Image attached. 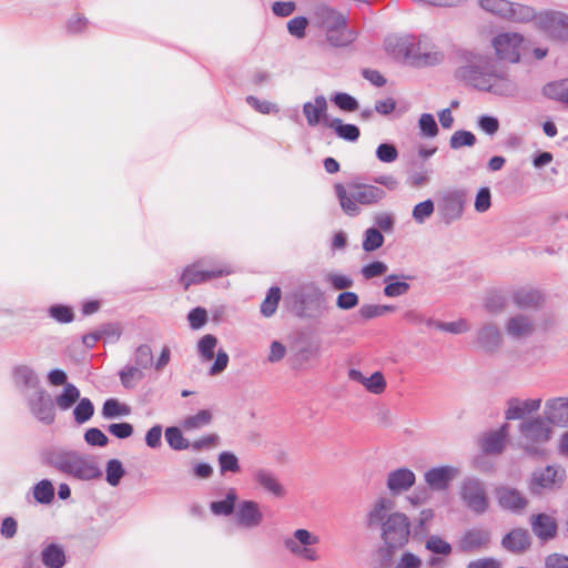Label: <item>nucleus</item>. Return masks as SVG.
<instances>
[{
	"label": "nucleus",
	"mask_w": 568,
	"mask_h": 568,
	"mask_svg": "<svg viewBox=\"0 0 568 568\" xmlns=\"http://www.w3.org/2000/svg\"><path fill=\"white\" fill-rule=\"evenodd\" d=\"M281 300V290L278 287H272L265 300L262 302L261 312L264 316H271L275 313L278 302Z\"/></svg>",
	"instance_id": "55"
},
{
	"label": "nucleus",
	"mask_w": 568,
	"mask_h": 568,
	"mask_svg": "<svg viewBox=\"0 0 568 568\" xmlns=\"http://www.w3.org/2000/svg\"><path fill=\"white\" fill-rule=\"evenodd\" d=\"M325 126L333 129L339 139L348 142H356L361 135L357 125L344 123L339 118L325 119Z\"/></svg>",
	"instance_id": "34"
},
{
	"label": "nucleus",
	"mask_w": 568,
	"mask_h": 568,
	"mask_svg": "<svg viewBox=\"0 0 568 568\" xmlns=\"http://www.w3.org/2000/svg\"><path fill=\"white\" fill-rule=\"evenodd\" d=\"M501 334L494 324L484 325L477 333V343L487 354L496 353L501 345Z\"/></svg>",
	"instance_id": "25"
},
{
	"label": "nucleus",
	"mask_w": 568,
	"mask_h": 568,
	"mask_svg": "<svg viewBox=\"0 0 568 568\" xmlns=\"http://www.w3.org/2000/svg\"><path fill=\"white\" fill-rule=\"evenodd\" d=\"M384 235L377 227H369L364 232L362 247L365 252L371 253L381 248L384 244Z\"/></svg>",
	"instance_id": "41"
},
{
	"label": "nucleus",
	"mask_w": 568,
	"mask_h": 568,
	"mask_svg": "<svg viewBox=\"0 0 568 568\" xmlns=\"http://www.w3.org/2000/svg\"><path fill=\"white\" fill-rule=\"evenodd\" d=\"M78 452L52 448L43 452L42 460L61 473L69 474Z\"/></svg>",
	"instance_id": "21"
},
{
	"label": "nucleus",
	"mask_w": 568,
	"mask_h": 568,
	"mask_svg": "<svg viewBox=\"0 0 568 568\" xmlns=\"http://www.w3.org/2000/svg\"><path fill=\"white\" fill-rule=\"evenodd\" d=\"M359 304V296L357 293L352 291L341 292L336 296V307L342 311H349L355 308Z\"/></svg>",
	"instance_id": "58"
},
{
	"label": "nucleus",
	"mask_w": 568,
	"mask_h": 568,
	"mask_svg": "<svg viewBox=\"0 0 568 568\" xmlns=\"http://www.w3.org/2000/svg\"><path fill=\"white\" fill-rule=\"evenodd\" d=\"M544 93L547 98L568 108V78L548 83L544 88Z\"/></svg>",
	"instance_id": "38"
},
{
	"label": "nucleus",
	"mask_w": 568,
	"mask_h": 568,
	"mask_svg": "<svg viewBox=\"0 0 568 568\" xmlns=\"http://www.w3.org/2000/svg\"><path fill=\"white\" fill-rule=\"evenodd\" d=\"M327 42L335 48H344L352 44L356 38L357 32L353 29H349L347 24H342L328 29L325 31Z\"/></svg>",
	"instance_id": "31"
},
{
	"label": "nucleus",
	"mask_w": 568,
	"mask_h": 568,
	"mask_svg": "<svg viewBox=\"0 0 568 568\" xmlns=\"http://www.w3.org/2000/svg\"><path fill=\"white\" fill-rule=\"evenodd\" d=\"M329 310L325 292L314 283L302 286L292 296V312L301 320L318 324Z\"/></svg>",
	"instance_id": "4"
},
{
	"label": "nucleus",
	"mask_w": 568,
	"mask_h": 568,
	"mask_svg": "<svg viewBox=\"0 0 568 568\" xmlns=\"http://www.w3.org/2000/svg\"><path fill=\"white\" fill-rule=\"evenodd\" d=\"M33 497L40 504H50L54 497V488L50 480L43 479L33 487Z\"/></svg>",
	"instance_id": "48"
},
{
	"label": "nucleus",
	"mask_w": 568,
	"mask_h": 568,
	"mask_svg": "<svg viewBox=\"0 0 568 568\" xmlns=\"http://www.w3.org/2000/svg\"><path fill=\"white\" fill-rule=\"evenodd\" d=\"M537 24L551 40L568 42L567 13L556 10L541 11Z\"/></svg>",
	"instance_id": "8"
},
{
	"label": "nucleus",
	"mask_w": 568,
	"mask_h": 568,
	"mask_svg": "<svg viewBox=\"0 0 568 568\" xmlns=\"http://www.w3.org/2000/svg\"><path fill=\"white\" fill-rule=\"evenodd\" d=\"M476 136L473 132L467 130H458L453 133L449 140V146L453 150H458L464 146H474L476 143Z\"/></svg>",
	"instance_id": "47"
},
{
	"label": "nucleus",
	"mask_w": 568,
	"mask_h": 568,
	"mask_svg": "<svg viewBox=\"0 0 568 568\" xmlns=\"http://www.w3.org/2000/svg\"><path fill=\"white\" fill-rule=\"evenodd\" d=\"M496 498L503 509L519 513L527 506V499L516 488L501 486L496 489Z\"/></svg>",
	"instance_id": "22"
},
{
	"label": "nucleus",
	"mask_w": 568,
	"mask_h": 568,
	"mask_svg": "<svg viewBox=\"0 0 568 568\" xmlns=\"http://www.w3.org/2000/svg\"><path fill=\"white\" fill-rule=\"evenodd\" d=\"M212 420V414L207 409H202L194 415L184 418L182 426L186 430H193L206 426Z\"/></svg>",
	"instance_id": "45"
},
{
	"label": "nucleus",
	"mask_w": 568,
	"mask_h": 568,
	"mask_svg": "<svg viewBox=\"0 0 568 568\" xmlns=\"http://www.w3.org/2000/svg\"><path fill=\"white\" fill-rule=\"evenodd\" d=\"M293 353L292 363L295 367L302 368L312 359L318 357L321 353V344L318 341L312 339L307 335H300L291 345Z\"/></svg>",
	"instance_id": "13"
},
{
	"label": "nucleus",
	"mask_w": 568,
	"mask_h": 568,
	"mask_svg": "<svg viewBox=\"0 0 568 568\" xmlns=\"http://www.w3.org/2000/svg\"><path fill=\"white\" fill-rule=\"evenodd\" d=\"M434 201L432 199H427L414 206L412 216L416 223L422 224L434 213Z\"/></svg>",
	"instance_id": "53"
},
{
	"label": "nucleus",
	"mask_w": 568,
	"mask_h": 568,
	"mask_svg": "<svg viewBox=\"0 0 568 568\" xmlns=\"http://www.w3.org/2000/svg\"><path fill=\"white\" fill-rule=\"evenodd\" d=\"M320 537L307 529L295 530L291 538L286 539V549L295 557L306 561L321 559L318 551Z\"/></svg>",
	"instance_id": "7"
},
{
	"label": "nucleus",
	"mask_w": 568,
	"mask_h": 568,
	"mask_svg": "<svg viewBox=\"0 0 568 568\" xmlns=\"http://www.w3.org/2000/svg\"><path fill=\"white\" fill-rule=\"evenodd\" d=\"M314 20L316 26L324 31L337 26L347 24L348 22L345 13L326 3H320L315 7Z\"/></svg>",
	"instance_id": "17"
},
{
	"label": "nucleus",
	"mask_w": 568,
	"mask_h": 568,
	"mask_svg": "<svg viewBox=\"0 0 568 568\" xmlns=\"http://www.w3.org/2000/svg\"><path fill=\"white\" fill-rule=\"evenodd\" d=\"M465 59L467 64L457 69V78L479 91L495 95L513 97L516 93V83L509 79L494 57L468 52Z\"/></svg>",
	"instance_id": "1"
},
{
	"label": "nucleus",
	"mask_w": 568,
	"mask_h": 568,
	"mask_svg": "<svg viewBox=\"0 0 568 568\" xmlns=\"http://www.w3.org/2000/svg\"><path fill=\"white\" fill-rule=\"evenodd\" d=\"M418 128L420 134L428 138H434L438 134V125L433 114L423 113L418 120Z\"/></svg>",
	"instance_id": "57"
},
{
	"label": "nucleus",
	"mask_w": 568,
	"mask_h": 568,
	"mask_svg": "<svg viewBox=\"0 0 568 568\" xmlns=\"http://www.w3.org/2000/svg\"><path fill=\"white\" fill-rule=\"evenodd\" d=\"M325 282L328 283L335 291H348L354 286V280L349 275L339 273H328L325 276Z\"/></svg>",
	"instance_id": "51"
},
{
	"label": "nucleus",
	"mask_w": 568,
	"mask_h": 568,
	"mask_svg": "<svg viewBox=\"0 0 568 568\" xmlns=\"http://www.w3.org/2000/svg\"><path fill=\"white\" fill-rule=\"evenodd\" d=\"M32 414L45 424L54 420V403L49 393H32L29 398Z\"/></svg>",
	"instance_id": "19"
},
{
	"label": "nucleus",
	"mask_w": 568,
	"mask_h": 568,
	"mask_svg": "<svg viewBox=\"0 0 568 568\" xmlns=\"http://www.w3.org/2000/svg\"><path fill=\"white\" fill-rule=\"evenodd\" d=\"M428 327L444 331L452 334H460L468 331V324L465 318H459L454 322L428 321Z\"/></svg>",
	"instance_id": "44"
},
{
	"label": "nucleus",
	"mask_w": 568,
	"mask_h": 568,
	"mask_svg": "<svg viewBox=\"0 0 568 568\" xmlns=\"http://www.w3.org/2000/svg\"><path fill=\"white\" fill-rule=\"evenodd\" d=\"M68 475L78 479L90 480L99 478L102 475V471L93 458L78 453Z\"/></svg>",
	"instance_id": "24"
},
{
	"label": "nucleus",
	"mask_w": 568,
	"mask_h": 568,
	"mask_svg": "<svg viewBox=\"0 0 568 568\" xmlns=\"http://www.w3.org/2000/svg\"><path fill=\"white\" fill-rule=\"evenodd\" d=\"M376 158L383 163H392L398 158V151L393 143H381L376 149Z\"/></svg>",
	"instance_id": "63"
},
{
	"label": "nucleus",
	"mask_w": 568,
	"mask_h": 568,
	"mask_svg": "<svg viewBox=\"0 0 568 568\" xmlns=\"http://www.w3.org/2000/svg\"><path fill=\"white\" fill-rule=\"evenodd\" d=\"M467 193L465 190H448L438 202L442 221L449 225L463 216Z\"/></svg>",
	"instance_id": "9"
},
{
	"label": "nucleus",
	"mask_w": 568,
	"mask_h": 568,
	"mask_svg": "<svg viewBox=\"0 0 568 568\" xmlns=\"http://www.w3.org/2000/svg\"><path fill=\"white\" fill-rule=\"evenodd\" d=\"M540 399H511L509 400L508 409L506 410L507 419H520L526 414L536 412L540 407Z\"/></svg>",
	"instance_id": "36"
},
{
	"label": "nucleus",
	"mask_w": 568,
	"mask_h": 568,
	"mask_svg": "<svg viewBox=\"0 0 568 568\" xmlns=\"http://www.w3.org/2000/svg\"><path fill=\"white\" fill-rule=\"evenodd\" d=\"M460 497L465 505L475 514H483L488 508V498L483 483L475 477H467L460 487Z\"/></svg>",
	"instance_id": "10"
},
{
	"label": "nucleus",
	"mask_w": 568,
	"mask_h": 568,
	"mask_svg": "<svg viewBox=\"0 0 568 568\" xmlns=\"http://www.w3.org/2000/svg\"><path fill=\"white\" fill-rule=\"evenodd\" d=\"M459 474L458 468L453 466H439L428 469L424 479L428 487L436 491H444L449 487L450 481Z\"/></svg>",
	"instance_id": "18"
},
{
	"label": "nucleus",
	"mask_w": 568,
	"mask_h": 568,
	"mask_svg": "<svg viewBox=\"0 0 568 568\" xmlns=\"http://www.w3.org/2000/svg\"><path fill=\"white\" fill-rule=\"evenodd\" d=\"M415 280L410 274H388L384 277L383 294L388 298H396L406 295L410 290L409 281Z\"/></svg>",
	"instance_id": "20"
},
{
	"label": "nucleus",
	"mask_w": 568,
	"mask_h": 568,
	"mask_svg": "<svg viewBox=\"0 0 568 568\" xmlns=\"http://www.w3.org/2000/svg\"><path fill=\"white\" fill-rule=\"evenodd\" d=\"M508 436V424L501 425L498 429L484 434L479 440L481 450L485 454H501Z\"/></svg>",
	"instance_id": "23"
},
{
	"label": "nucleus",
	"mask_w": 568,
	"mask_h": 568,
	"mask_svg": "<svg viewBox=\"0 0 568 568\" xmlns=\"http://www.w3.org/2000/svg\"><path fill=\"white\" fill-rule=\"evenodd\" d=\"M369 530H378L388 552L403 548L410 537V520L402 511L395 510V501L386 496L376 498L365 515Z\"/></svg>",
	"instance_id": "2"
},
{
	"label": "nucleus",
	"mask_w": 568,
	"mask_h": 568,
	"mask_svg": "<svg viewBox=\"0 0 568 568\" xmlns=\"http://www.w3.org/2000/svg\"><path fill=\"white\" fill-rule=\"evenodd\" d=\"M234 273V268L229 263H217L211 267H204L201 261L187 265L180 277V282L184 288H189L191 285L201 284L211 280L227 276Z\"/></svg>",
	"instance_id": "5"
},
{
	"label": "nucleus",
	"mask_w": 568,
	"mask_h": 568,
	"mask_svg": "<svg viewBox=\"0 0 568 568\" xmlns=\"http://www.w3.org/2000/svg\"><path fill=\"white\" fill-rule=\"evenodd\" d=\"M327 101L324 95H317L314 103L306 102L303 105V113L310 126H316L320 123L325 125V119H329L326 114Z\"/></svg>",
	"instance_id": "26"
},
{
	"label": "nucleus",
	"mask_w": 568,
	"mask_h": 568,
	"mask_svg": "<svg viewBox=\"0 0 568 568\" xmlns=\"http://www.w3.org/2000/svg\"><path fill=\"white\" fill-rule=\"evenodd\" d=\"M165 439L169 446L175 450H182L189 447L187 440L183 437L181 429L178 427L166 428Z\"/></svg>",
	"instance_id": "56"
},
{
	"label": "nucleus",
	"mask_w": 568,
	"mask_h": 568,
	"mask_svg": "<svg viewBox=\"0 0 568 568\" xmlns=\"http://www.w3.org/2000/svg\"><path fill=\"white\" fill-rule=\"evenodd\" d=\"M504 548L513 552H521L530 546V537L525 529H514L501 541Z\"/></svg>",
	"instance_id": "35"
},
{
	"label": "nucleus",
	"mask_w": 568,
	"mask_h": 568,
	"mask_svg": "<svg viewBox=\"0 0 568 568\" xmlns=\"http://www.w3.org/2000/svg\"><path fill=\"white\" fill-rule=\"evenodd\" d=\"M545 414L549 423L568 426V398L559 397L548 402Z\"/></svg>",
	"instance_id": "28"
},
{
	"label": "nucleus",
	"mask_w": 568,
	"mask_h": 568,
	"mask_svg": "<svg viewBox=\"0 0 568 568\" xmlns=\"http://www.w3.org/2000/svg\"><path fill=\"white\" fill-rule=\"evenodd\" d=\"M254 479L266 490L275 496H280L282 493V486L274 477V475L267 469H258L254 473Z\"/></svg>",
	"instance_id": "40"
},
{
	"label": "nucleus",
	"mask_w": 568,
	"mask_h": 568,
	"mask_svg": "<svg viewBox=\"0 0 568 568\" xmlns=\"http://www.w3.org/2000/svg\"><path fill=\"white\" fill-rule=\"evenodd\" d=\"M542 300L541 293L534 288L521 287L513 293V302L520 310L537 308Z\"/></svg>",
	"instance_id": "33"
},
{
	"label": "nucleus",
	"mask_w": 568,
	"mask_h": 568,
	"mask_svg": "<svg viewBox=\"0 0 568 568\" xmlns=\"http://www.w3.org/2000/svg\"><path fill=\"white\" fill-rule=\"evenodd\" d=\"M415 483L416 475L407 467L393 469L386 476V487L392 496L408 491Z\"/></svg>",
	"instance_id": "15"
},
{
	"label": "nucleus",
	"mask_w": 568,
	"mask_h": 568,
	"mask_svg": "<svg viewBox=\"0 0 568 568\" xmlns=\"http://www.w3.org/2000/svg\"><path fill=\"white\" fill-rule=\"evenodd\" d=\"M237 499L235 489L231 488L225 499L211 503V510L214 515L229 516L233 513Z\"/></svg>",
	"instance_id": "42"
},
{
	"label": "nucleus",
	"mask_w": 568,
	"mask_h": 568,
	"mask_svg": "<svg viewBox=\"0 0 568 568\" xmlns=\"http://www.w3.org/2000/svg\"><path fill=\"white\" fill-rule=\"evenodd\" d=\"M388 266L383 261H373L361 268V274L365 280H372L377 276L384 275Z\"/></svg>",
	"instance_id": "59"
},
{
	"label": "nucleus",
	"mask_w": 568,
	"mask_h": 568,
	"mask_svg": "<svg viewBox=\"0 0 568 568\" xmlns=\"http://www.w3.org/2000/svg\"><path fill=\"white\" fill-rule=\"evenodd\" d=\"M534 321L529 316L523 314L511 316L506 324V333L515 339L528 337L534 333Z\"/></svg>",
	"instance_id": "27"
},
{
	"label": "nucleus",
	"mask_w": 568,
	"mask_h": 568,
	"mask_svg": "<svg viewBox=\"0 0 568 568\" xmlns=\"http://www.w3.org/2000/svg\"><path fill=\"white\" fill-rule=\"evenodd\" d=\"M41 560L47 568H62L65 564V555L61 546L50 544L42 549Z\"/></svg>",
	"instance_id": "37"
},
{
	"label": "nucleus",
	"mask_w": 568,
	"mask_h": 568,
	"mask_svg": "<svg viewBox=\"0 0 568 568\" xmlns=\"http://www.w3.org/2000/svg\"><path fill=\"white\" fill-rule=\"evenodd\" d=\"M13 378L20 386L34 387L37 384V376L27 365L17 366L13 371Z\"/></svg>",
	"instance_id": "50"
},
{
	"label": "nucleus",
	"mask_w": 568,
	"mask_h": 568,
	"mask_svg": "<svg viewBox=\"0 0 568 568\" xmlns=\"http://www.w3.org/2000/svg\"><path fill=\"white\" fill-rule=\"evenodd\" d=\"M397 52L405 59L410 60L413 64H434L435 58L432 53H419L420 44L415 41L414 37L400 38L397 40L396 45Z\"/></svg>",
	"instance_id": "16"
},
{
	"label": "nucleus",
	"mask_w": 568,
	"mask_h": 568,
	"mask_svg": "<svg viewBox=\"0 0 568 568\" xmlns=\"http://www.w3.org/2000/svg\"><path fill=\"white\" fill-rule=\"evenodd\" d=\"M491 540V535L485 528H470L467 529L457 542V550L465 554L478 552L488 548Z\"/></svg>",
	"instance_id": "14"
},
{
	"label": "nucleus",
	"mask_w": 568,
	"mask_h": 568,
	"mask_svg": "<svg viewBox=\"0 0 568 568\" xmlns=\"http://www.w3.org/2000/svg\"><path fill=\"white\" fill-rule=\"evenodd\" d=\"M507 305L506 296L497 290L489 291L484 300V307L489 314L501 313Z\"/></svg>",
	"instance_id": "39"
},
{
	"label": "nucleus",
	"mask_w": 568,
	"mask_h": 568,
	"mask_svg": "<svg viewBox=\"0 0 568 568\" xmlns=\"http://www.w3.org/2000/svg\"><path fill=\"white\" fill-rule=\"evenodd\" d=\"M520 433L525 438L524 449L530 456H541L545 449L539 445L545 444L550 438V427L541 418H532L520 424Z\"/></svg>",
	"instance_id": "6"
},
{
	"label": "nucleus",
	"mask_w": 568,
	"mask_h": 568,
	"mask_svg": "<svg viewBox=\"0 0 568 568\" xmlns=\"http://www.w3.org/2000/svg\"><path fill=\"white\" fill-rule=\"evenodd\" d=\"M131 413V408L119 402L116 398H109L104 402L102 407V415L104 418H115L126 416Z\"/></svg>",
	"instance_id": "43"
},
{
	"label": "nucleus",
	"mask_w": 568,
	"mask_h": 568,
	"mask_svg": "<svg viewBox=\"0 0 568 568\" xmlns=\"http://www.w3.org/2000/svg\"><path fill=\"white\" fill-rule=\"evenodd\" d=\"M236 519L244 527H255L262 521L258 505L252 500L242 501L236 511Z\"/></svg>",
	"instance_id": "29"
},
{
	"label": "nucleus",
	"mask_w": 568,
	"mask_h": 568,
	"mask_svg": "<svg viewBox=\"0 0 568 568\" xmlns=\"http://www.w3.org/2000/svg\"><path fill=\"white\" fill-rule=\"evenodd\" d=\"M308 26V20L306 17L300 16L291 19L286 22V29L290 34L296 37L297 39H302L305 37V31Z\"/></svg>",
	"instance_id": "62"
},
{
	"label": "nucleus",
	"mask_w": 568,
	"mask_h": 568,
	"mask_svg": "<svg viewBox=\"0 0 568 568\" xmlns=\"http://www.w3.org/2000/svg\"><path fill=\"white\" fill-rule=\"evenodd\" d=\"M536 18L538 19V14L532 7L509 0L505 20L515 23H528Z\"/></svg>",
	"instance_id": "30"
},
{
	"label": "nucleus",
	"mask_w": 568,
	"mask_h": 568,
	"mask_svg": "<svg viewBox=\"0 0 568 568\" xmlns=\"http://www.w3.org/2000/svg\"><path fill=\"white\" fill-rule=\"evenodd\" d=\"M348 191L342 183L334 185L341 209L348 216L361 214L359 205H375L386 197V192L376 185L352 181L347 184Z\"/></svg>",
	"instance_id": "3"
},
{
	"label": "nucleus",
	"mask_w": 568,
	"mask_h": 568,
	"mask_svg": "<svg viewBox=\"0 0 568 568\" xmlns=\"http://www.w3.org/2000/svg\"><path fill=\"white\" fill-rule=\"evenodd\" d=\"M217 345V338L212 334H206L197 343V351L203 362H211L214 358V351Z\"/></svg>",
	"instance_id": "46"
},
{
	"label": "nucleus",
	"mask_w": 568,
	"mask_h": 568,
	"mask_svg": "<svg viewBox=\"0 0 568 568\" xmlns=\"http://www.w3.org/2000/svg\"><path fill=\"white\" fill-rule=\"evenodd\" d=\"M509 0H478V6L484 11L505 20Z\"/></svg>",
	"instance_id": "49"
},
{
	"label": "nucleus",
	"mask_w": 568,
	"mask_h": 568,
	"mask_svg": "<svg viewBox=\"0 0 568 568\" xmlns=\"http://www.w3.org/2000/svg\"><path fill=\"white\" fill-rule=\"evenodd\" d=\"M524 37L517 32L499 33L493 39V47L499 60L517 63L520 60V48Z\"/></svg>",
	"instance_id": "11"
},
{
	"label": "nucleus",
	"mask_w": 568,
	"mask_h": 568,
	"mask_svg": "<svg viewBox=\"0 0 568 568\" xmlns=\"http://www.w3.org/2000/svg\"><path fill=\"white\" fill-rule=\"evenodd\" d=\"M94 408L90 399L83 398L74 408V419L77 423L82 424L91 418Z\"/></svg>",
	"instance_id": "61"
},
{
	"label": "nucleus",
	"mask_w": 568,
	"mask_h": 568,
	"mask_svg": "<svg viewBox=\"0 0 568 568\" xmlns=\"http://www.w3.org/2000/svg\"><path fill=\"white\" fill-rule=\"evenodd\" d=\"M331 101L342 111L353 112L358 109V101L346 92H336Z\"/></svg>",
	"instance_id": "52"
},
{
	"label": "nucleus",
	"mask_w": 568,
	"mask_h": 568,
	"mask_svg": "<svg viewBox=\"0 0 568 568\" xmlns=\"http://www.w3.org/2000/svg\"><path fill=\"white\" fill-rule=\"evenodd\" d=\"M105 473L106 481L113 487L118 486L121 478L124 476L122 463L119 459H110L106 464Z\"/></svg>",
	"instance_id": "54"
},
{
	"label": "nucleus",
	"mask_w": 568,
	"mask_h": 568,
	"mask_svg": "<svg viewBox=\"0 0 568 568\" xmlns=\"http://www.w3.org/2000/svg\"><path fill=\"white\" fill-rule=\"evenodd\" d=\"M143 376L142 368L136 365V367L131 366L125 371L121 372L120 378L123 387L131 388L136 382H139Z\"/></svg>",
	"instance_id": "64"
},
{
	"label": "nucleus",
	"mask_w": 568,
	"mask_h": 568,
	"mask_svg": "<svg viewBox=\"0 0 568 568\" xmlns=\"http://www.w3.org/2000/svg\"><path fill=\"white\" fill-rule=\"evenodd\" d=\"M426 548L434 554L447 556L452 552V546L437 535H432L426 540Z\"/></svg>",
	"instance_id": "60"
},
{
	"label": "nucleus",
	"mask_w": 568,
	"mask_h": 568,
	"mask_svg": "<svg viewBox=\"0 0 568 568\" xmlns=\"http://www.w3.org/2000/svg\"><path fill=\"white\" fill-rule=\"evenodd\" d=\"M565 476V469L555 466L535 470L529 481V489L532 494L538 495L545 489L558 488L564 483Z\"/></svg>",
	"instance_id": "12"
},
{
	"label": "nucleus",
	"mask_w": 568,
	"mask_h": 568,
	"mask_svg": "<svg viewBox=\"0 0 568 568\" xmlns=\"http://www.w3.org/2000/svg\"><path fill=\"white\" fill-rule=\"evenodd\" d=\"M531 528L534 534L541 540H548L555 537L557 525L555 519L546 514H538L532 517Z\"/></svg>",
	"instance_id": "32"
}]
</instances>
